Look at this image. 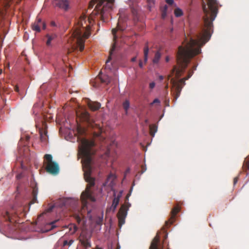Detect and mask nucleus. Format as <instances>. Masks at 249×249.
I'll use <instances>...</instances> for the list:
<instances>
[{
	"mask_svg": "<svg viewBox=\"0 0 249 249\" xmlns=\"http://www.w3.org/2000/svg\"><path fill=\"white\" fill-rule=\"evenodd\" d=\"M53 208V207H51L49 208L47 210V212H50L52 211V209Z\"/></svg>",
	"mask_w": 249,
	"mask_h": 249,
	"instance_id": "nucleus-41",
	"label": "nucleus"
},
{
	"mask_svg": "<svg viewBox=\"0 0 249 249\" xmlns=\"http://www.w3.org/2000/svg\"><path fill=\"white\" fill-rule=\"evenodd\" d=\"M108 210V208L107 207V212Z\"/></svg>",
	"mask_w": 249,
	"mask_h": 249,
	"instance_id": "nucleus-53",
	"label": "nucleus"
},
{
	"mask_svg": "<svg viewBox=\"0 0 249 249\" xmlns=\"http://www.w3.org/2000/svg\"><path fill=\"white\" fill-rule=\"evenodd\" d=\"M114 2V0H110V10L112 8L111 6V4H113Z\"/></svg>",
	"mask_w": 249,
	"mask_h": 249,
	"instance_id": "nucleus-36",
	"label": "nucleus"
},
{
	"mask_svg": "<svg viewBox=\"0 0 249 249\" xmlns=\"http://www.w3.org/2000/svg\"><path fill=\"white\" fill-rule=\"evenodd\" d=\"M77 222L80 223L81 221V218L79 215H77L75 217Z\"/></svg>",
	"mask_w": 249,
	"mask_h": 249,
	"instance_id": "nucleus-31",
	"label": "nucleus"
},
{
	"mask_svg": "<svg viewBox=\"0 0 249 249\" xmlns=\"http://www.w3.org/2000/svg\"><path fill=\"white\" fill-rule=\"evenodd\" d=\"M166 2L169 5H172L174 3V0H166Z\"/></svg>",
	"mask_w": 249,
	"mask_h": 249,
	"instance_id": "nucleus-32",
	"label": "nucleus"
},
{
	"mask_svg": "<svg viewBox=\"0 0 249 249\" xmlns=\"http://www.w3.org/2000/svg\"><path fill=\"white\" fill-rule=\"evenodd\" d=\"M116 249H120V247L118 246Z\"/></svg>",
	"mask_w": 249,
	"mask_h": 249,
	"instance_id": "nucleus-52",
	"label": "nucleus"
},
{
	"mask_svg": "<svg viewBox=\"0 0 249 249\" xmlns=\"http://www.w3.org/2000/svg\"><path fill=\"white\" fill-rule=\"evenodd\" d=\"M139 65L140 68H142L143 63L142 60H140Z\"/></svg>",
	"mask_w": 249,
	"mask_h": 249,
	"instance_id": "nucleus-37",
	"label": "nucleus"
},
{
	"mask_svg": "<svg viewBox=\"0 0 249 249\" xmlns=\"http://www.w3.org/2000/svg\"><path fill=\"white\" fill-rule=\"evenodd\" d=\"M94 145L93 142L83 139L81 141L79 147V152L83 158L84 178L88 183L85 190L82 192L81 195V214L83 215L84 213H87L88 217L90 219L91 218L90 215L91 210L89 208V203L94 202L96 200L93 196V193L91 189V188L95 185V179L91 177L92 156L93 154L92 147Z\"/></svg>",
	"mask_w": 249,
	"mask_h": 249,
	"instance_id": "nucleus-3",
	"label": "nucleus"
},
{
	"mask_svg": "<svg viewBox=\"0 0 249 249\" xmlns=\"http://www.w3.org/2000/svg\"><path fill=\"white\" fill-rule=\"evenodd\" d=\"M117 142L115 141H113V140H111L110 139V144H109V145H110V151H111V150H112L113 149V146H117Z\"/></svg>",
	"mask_w": 249,
	"mask_h": 249,
	"instance_id": "nucleus-26",
	"label": "nucleus"
},
{
	"mask_svg": "<svg viewBox=\"0 0 249 249\" xmlns=\"http://www.w3.org/2000/svg\"><path fill=\"white\" fill-rule=\"evenodd\" d=\"M169 61V58L168 57H166V61L168 62Z\"/></svg>",
	"mask_w": 249,
	"mask_h": 249,
	"instance_id": "nucleus-45",
	"label": "nucleus"
},
{
	"mask_svg": "<svg viewBox=\"0 0 249 249\" xmlns=\"http://www.w3.org/2000/svg\"><path fill=\"white\" fill-rule=\"evenodd\" d=\"M128 206L123 204L121 206L118 213L117 217L119 221V226L121 227L125 222V218L126 216Z\"/></svg>",
	"mask_w": 249,
	"mask_h": 249,
	"instance_id": "nucleus-8",
	"label": "nucleus"
},
{
	"mask_svg": "<svg viewBox=\"0 0 249 249\" xmlns=\"http://www.w3.org/2000/svg\"><path fill=\"white\" fill-rule=\"evenodd\" d=\"M128 206H130V204L128 203Z\"/></svg>",
	"mask_w": 249,
	"mask_h": 249,
	"instance_id": "nucleus-55",
	"label": "nucleus"
},
{
	"mask_svg": "<svg viewBox=\"0 0 249 249\" xmlns=\"http://www.w3.org/2000/svg\"><path fill=\"white\" fill-rule=\"evenodd\" d=\"M149 52V48L147 44H146L144 48V61L146 63L148 59V54Z\"/></svg>",
	"mask_w": 249,
	"mask_h": 249,
	"instance_id": "nucleus-18",
	"label": "nucleus"
},
{
	"mask_svg": "<svg viewBox=\"0 0 249 249\" xmlns=\"http://www.w3.org/2000/svg\"><path fill=\"white\" fill-rule=\"evenodd\" d=\"M76 115L78 117L81 118V119L85 122L90 124V117L89 114L86 111H83L82 112H76Z\"/></svg>",
	"mask_w": 249,
	"mask_h": 249,
	"instance_id": "nucleus-13",
	"label": "nucleus"
},
{
	"mask_svg": "<svg viewBox=\"0 0 249 249\" xmlns=\"http://www.w3.org/2000/svg\"><path fill=\"white\" fill-rule=\"evenodd\" d=\"M46 36L48 38L47 42H46V45L47 46H50L51 45V41L53 39L55 38L57 36H56V34H52V35L47 34V35H46Z\"/></svg>",
	"mask_w": 249,
	"mask_h": 249,
	"instance_id": "nucleus-17",
	"label": "nucleus"
},
{
	"mask_svg": "<svg viewBox=\"0 0 249 249\" xmlns=\"http://www.w3.org/2000/svg\"><path fill=\"white\" fill-rule=\"evenodd\" d=\"M148 7L149 10H151V8L153 7L154 5V2L152 0H148Z\"/></svg>",
	"mask_w": 249,
	"mask_h": 249,
	"instance_id": "nucleus-27",
	"label": "nucleus"
},
{
	"mask_svg": "<svg viewBox=\"0 0 249 249\" xmlns=\"http://www.w3.org/2000/svg\"><path fill=\"white\" fill-rule=\"evenodd\" d=\"M167 9L168 6L166 5H165L162 8H161V17L162 18H164L166 17Z\"/></svg>",
	"mask_w": 249,
	"mask_h": 249,
	"instance_id": "nucleus-21",
	"label": "nucleus"
},
{
	"mask_svg": "<svg viewBox=\"0 0 249 249\" xmlns=\"http://www.w3.org/2000/svg\"><path fill=\"white\" fill-rule=\"evenodd\" d=\"M42 25L43 29H45L46 28V24L44 22H42L40 18H38L32 25V29L36 32H39L40 31V26Z\"/></svg>",
	"mask_w": 249,
	"mask_h": 249,
	"instance_id": "nucleus-11",
	"label": "nucleus"
},
{
	"mask_svg": "<svg viewBox=\"0 0 249 249\" xmlns=\"http://www.w3.org/2000/svg\"><path fill=\"white\" fill-rule=\"evenodd\" d=\"M53 4L55 7H57L65 11L69 8V1L67 0H53Z\"/></svg>",
	"mask_w": 249,
	"mask_h": 249,
	"instance_id": "nucleus-10",
	"label": "nucleus"
},
{
	"mask_svg": "<svg viewBox=\"0 0 249 249\" xmlns=\"http://www.w3.org/2000/svg\"><path fill=\"white\" fill-rule=\"evenodd\" d=\"M2 72V70H0V73Z\"/></svg>",
	"mask_w": 249,
	"mask_h": 249,
	"instance_id": "nucleus-54",
	"label": "nucleus"
},
{
	"mask_svg": "<svg viewBox=\"0 0 249 249\" xmlns=\"http://www.w3.org/2000/svg\"><path fill=\"white\" fill-rule=\"evenodd\" d=\"M112 182L110 183V190H111L113 192L114 199L112 201L111 207L113 208V211H114L119 203L120 199L122 196L123 191L122 190L120 191L119 192H117L112 188Z\"/></svg>",
	"mask_w": 249,
	"mask_h": 249,
	"instance_id": "nucleus-9",
	"label": "nucleus"
},
{
	"mask_svg": "<svg viewBox=\"0 0 249 249\" xmlns=\"http://www.w3.org/2000/svg\"><path fill=\"white\" fill-rule=\"evenodd\" d=\"M68 228L69 229L70 233L71 234L74 233L78 229V227L74 224H69L68 226Z\"/></svg>",
	"mask_w": 249,
	"mask_h": 249,
	"instance_id": "nucleus-16",
	"label": "nucleus"
},
{
	"mask_svg": "<svg viewBox=\"0 0 249 249\" xmlns=\"http://www.w3.org/2000/svg\"><path fill=\"white\" fill-rule=\"evenodd\" d=\"M160 57V54L159 52H156L155 54L154 58H153V62L154 63H157Z\"/></svg>",
	"mask_w": 249,
	"mask_h": 249,
	"instance_id": "nucleus-23",
	"label": "nucleus"
},
{
	"mask_svg": "<svg viewBox=\"0 0 249 249\" xmlns=\"http://www.w3.org/2000/svg\"><path fill=\"white\" fill-rule=\"evenodd\" d=\"M109 177H110V179H114V178H116V176H114L113 174H112L111 173H110Z\"/></svg>",
	"mask_w": 249,
	"mask_h": 249,
	"instance_id": "nucleus-35",
	"label": "nucleus"
},
{
	"mask_svg": "<svg viewBox=\"0 0 249 249\" xmlns=\"http://www.w3.org/2000/svg\"><path fill=\"white\" fill-rule=\"evenodd\" d=\"M96 135L97 137H99L100 135H101V133H100V134H96Z\"/></svg>",
	"mask_w": 249,
	"mask_h": 249,
	"instance_id": "nucleus-48",
	"label": "nucleus"
},
{
	"mask_svg": "<svg viewBox=\"0 0 249 249\" xmlns=\"http://www.w3.org/2000/svg\"><path fill=\"white\" fill-rule=\"evenodd\" d=\"M204 16L203 25L201 31L192 33L188 38L186 37L184 46H180L177 54L178 64H188L190 59L201 52V47L211 38L213 32V22L218 12L216 0H201Z\"/></svg>",
	"mask_w": 249,
	"mask_h": 249,
	"instance_id": "nucleus-1",
	"label": "nucleus"
},
{
	"mask_svg": "<svg viewBox=\"0 0 249 249\" xmlns=\"http://www.w3.org/2000/svg\"><path fill=\"white\" fill-rule=\"evenodd\" d=\"M107 181L106 182H105V184H104V186H106V185H107Z\"/></svg>",
	"mask_w": 249,
	"mask_h": 249,
	"instance_id": "nucleus-51",
	"label": "nucleus"
},
{
	"mask_svg": "<svg viewBox=\"0 0 249 249\" xmlns=\"http://www.w3.org/2000/svg\"><path fill=\"white\" fill-rule=\"evenodd\" d=\"M155 86V83L153 82L149 84V88L151 89H153Z\"/></svg>",
	"mask_w": 249,
	"mask_h": 249,
	"instance_id": "nucleus-30",
	"label": "nucleus"
},
{
	"mask_svg": "<svg viewBox=\"0 0 249 249\" xmlns=\"http://www.w3.org/2000/svg\"><path fill=\"white\" fill-rule=\"evenodd\" d=\"M174 14L176 17H179L183 15V12L180 9L178 8L175 9Z\"/></svg>",
	"mask_w": 249,
	"mask_h": 249,
	"instance_id": "nucleus-22",
	"label": "nucleus"
},
{
	"mask_svg": "<svg viewBox=\"0 0 249 249\" xmlns=\"http://www.w3.org/2000/svg\"><path fill=\"white\" fill-rule=\"evenodd\" d=\"M130 193L128 194L127 195V196H126V198H125V201H127V200H128V197H129V196H130Z\"/></svg>",
	"mask_w": 249,
	"mask_h": 249,
	"instance_id": "nucleus-44",
	"label": "nucleus"
},
{
	"mask_svg": "<svg viewBox=\"0 0 249 249\" xmlns=\"http://www.w3.org/2000/svg\"><path fill=\"white\" fill-rule=\"evenodd\" d=\"M179 211L180 208L178 206H176L172 209L171 212V216L170 219L166 222V225H171L173 223L175 219V216Z\"/></svg>",
	"mask_w": 249,
	"mask_h": 249,
	"instance_id": "nucleus-12",
	"label": "nucleus"
},
{
	"mask_svg": "<svg viewBox=\"0 0 249 249\" xmlns=\"http://www.w3.org/2000/svg\"><path fill=\"white\" fill-rule=\"evenodd\" d=\"M160 102L159 99L156 98L154 100V101L150 103V106H153L155 104H158L160 105Z\"/></svg>",
	"mask_w": 249,
	"mask_h": 249,
	"instance_id": "nucleus-28",
	"label": "nucleus"
},
{
	"mask_svg": "<svg viewBox=\"0 0 249 249\" xmlns=\"http://www.w3.org/2000/svg\"><path fill=\"white\" fill-rule=\"evenodd\" d=\"M238 177H236L234 178V179H233V185H235L236 184V183L238 181Z\"/></svg>",
	"mask_w": 249,
	"mask_h": 249,
	"instance_id": "nucleus-33",
	"label": "nucleus"
},
{
	"mask_svg": "<svg viewBox=\"0 0 249 249\" xmlns=\"http://www.w3.org/2000/svg\"><path fill=\"white\" fill-rule=\"evenodd\" d=\"M114 49H115V47H114V45L113 46L112 48L111 49H110V53H109V54H110V60H111V53H112V52L114 50Z\"/></svg>",
	"mask_w": 249,
	"mask_h": 249,
	"instance_id": "nucleus-34",
	"label": "nucleus"
},
{
	"mask_svg": "<svg viewBox=\"0 0 249 249\" xmlns=\"http://www.w3.org/2000/svg\"><path fill=\"white\" fill-rule=\"evenodd\" d=\"M61 240H63L62 245L63 247H65L66 246H70L74 242L73 240H72V239H70L69 240H67L66 239H61L60 240V241Z\"/></svg>",
	"mask_w": 249,
	"mask_h": 249,
	"instance_id": "nucleus-20",
	"label": "nucleus"
},
{
	"mask_svg": "<svg viewBox=\"0 0 249 249\" xmlns=\"http://www.w3.org/2000/svg\"><path fill=\"white\" fill-rule=\"evenodd\" d=\"M153 126H151V125H150V129L151 132L152 131V129H153Z\"/></svg>",
	"mask_w": 249,
	"mask_h": 249,
	"instance_id": "nucleus-46",
	"label": "nucleus"
},
{
	"mask_svg": "<svg viewBox=\"0 0 249 249\" xmlns=\"http://www.w3.org/2000/svg\"><path fill=\"white\" fill-rule=\"evenodd\" d=\"M193 74V70H189L187 76L178 81H176L174 78L171 79L170 82L173 87V95L175 100H177L180 96L182 89L185 85V81L190 78Z\"/></svg>",
	"mask_w": 249,
	"mask_h": 249,
	"instance_id": "nucleus-4",
	"label": "nucleus"
},
{
	"mask_svg": "<svg viewBox=\"0 0 249 249\" xmlns=\"http://www.w3.org/2000/svg\"><path fill=\"white\" fill-rule=\"evenodd\" d=\"M44 158L46 164V171L52 175L57 174L59 171V166L56 162L52 160V156L50 154H46Z\"/></svg>",
	"mask_w": 249,
	"mask_h": 249,
	"instance_id": "nucleus-6",
	"label": "nucleus"
},
{
	"mask_svg": "<svg viewBox=\"0 0 249 249\" xmlns=\"http://www.w3.org/2000/svg\"><path fill=\"white\" fill-rule=\"evenodd\" d=\"M26 139V141H28L29 140L30 137L29 136H27Z\"/></svg>",
	"mask_w": 249,
	"mask_h": 249,
	"instance_id": "nucleus-47",
	"label": "nucleus"
},
{
	"mask_svg": "<svg viewBox=\"0 0 249 249\" xmlns=\"http://www.w3.org/2000/svg\"><path fill=\"white\" fill-rule=\"evenodd\" d=\"M168 88V83H167L166 86H165V88L166 89H167Z\"/></svg>",
	"mask_w": 249,
	"mask_h": 249,
	"instance_id": "nucleus-49",
	"label": "nucleus"
},
{
	"mask_svg": "<svg viewBox=\"0 0 249 249\" xmlns=\"http://www.w3.org/2000/svg\"><path fill=\"white\" fill-rule=\"evenodd\" d=\"M23 211L24 209L21 207L17 208L16 206H14L11 212L5 213L4 217L5 220L11 223H16L18 220L19 215L22 214Z\"/></svg>",
	"mask_w": 249,
	"mask_h": 249,
	"instance_id": "nucleus-7",
	"label": "nucleus"
},
{
	"mask_svg": "<svg viewBox=\"0 0 249 249\" xmlns=\"http://www.w3.org/2000/svg\"><path fill=\"white\" fill-rule=\"evenodd\" d=\"M103 217H100V216H98L96 218V219H95V222L96 223V224L97 225H101L102 224V222H103Z\"/></svg>",
	"mask_w": 249,
	"mask_h": 249,
	"instance_id": "nucleus-25",
	"label": "nucleus"
},
{
	"mask_svg": "<svg viewBox=\"0 0 249 249\" xmlns=\"http://www.w3.org/2000/svg\"><path fill=\"white\" fill-rule=\"evenodd\" d=\"M37 189L35 187L33 188L32 191V196L33 198L31 202H30V204H32L35 203L37 201Z\"/></svg>",
	"mask_w": 249,
	"mask_h": 249,
	"instance_id": "nucleus-15",
	"label": "nucleus"
},
{
	"mask_svg": "<svg viewBox=\"0 0 249 249\" xmlns=\"http://www.w3.org/2000/svg\"><path fill=\"white\" fill-rule=\"evenodd\" d=\"M132 12L133 13V15H136L137 14V11H136V10L133 9L132 10Z\"/></svg>",
	"mask_w": 249,
	"mask_h": 249,
	"instance_id": "nucleus-40",
	"label": "nucleus"
},
{
	"mask_svg": "<svg viewBox=\"0 0 249 249\" xmlns=\"http://www.w3.org/2000/svg\"><path fill=\"white\" fill-rule=\"evenodd\" d=\"M117 31V30H116V29H113L111 30L112 34L113 36L114 39H115L117 37V36L116 35Z\"/></svg>",
	"mask_w": 249,
	"mask_h": 249,
	"instance_id": "nucleus-29",
	"label": "nucleus"
},
{
	"mask_svg": "<svg viewBox=\"0 0 249 249\" xmlns=\"http://www.w3.org/2000/svg\"><path fill=\"white\" fill-rule=\"evenodd\" d=\"M108 62L109 56L106 60L105 68L101 71L97 77L91 81L90 83L93 87L95 88H105V86H107L109 83V77L108 74L106 73V70Z\"/></svg>",
	"mask_w": 249,
	"mask_h": 249,
	"instance_id": "nucleus-5",
	"label": "nucleus"
},
{
	"mask_svg": "<svg viewBox=\"0 0 249 249\" xmlns=\"http://www.w3.org/2000/svg\"><path fill=\"white\" fill-rule=\"evenodd\" d=\"M131 60L132 62L136 61V57H134L132 58Z\"/></svg>",
	"mask_w": 249,
	"mask_h": 249,
	"instance_id": "nucleus-43",
	"label": "nucleus"
},
{
	"mask_svg": "<svg viewBox=\"0 0 249 249\" xmlns=\"http://www.w3.org/2000/svg\"><path fill=\"white\" fill-rule=\"evenodd\" d=\"M56 222V221H53V222L51 223V225H52V228L53 229L54 228L55 226L54 225V224Z\"/></svg>",
	"mask_w": 249,
	"mask_h": 249,
	"instance_id": "nucleus-38",
	"label": "nucleus"
},
{
	"mask_svg": "<svg viewBox=\"0 0 249 249\" xmlns=\"http://www.w3.org/2000/svg\"><path fill=\"white\" fill-rule=\"evenodd\" d=\"M163 78H164V77H163V76H162V75H160V76H159V79H160V81H162V80L163 79Z\"/></svg>",
	"mask_w": 249,
	"mask_h": 249,
	"instance_id": "nucleus-42",
	"label": "nucleus"
},
{
	"mask_svg": "<svg viewBox=\"0 0 249 249\" xmlns=\"http://www.w3.org/2000/svg\"><path fill=\"white\" fill-rule=\"evenodd\" d=\"M87 105L93 111L98 110L101 107V105L99 103L93 102L89 100H88L87 101Z\"/></svg>",
	"mask_w": 249,
	"mask_h": 249,
	"instance_id": "nucleus-14",
	"label": "nucleus"
},
{
	"mask_svg": "<svg viewBox=\"0 0 249 249\" xmlns=\"http://www.w3.org/2000/svg\"><path fill=\"white\" fill-rule=\"evenodd\" d=\"M97 249H101V248H97Z\"/></svg>",
	"mask_w": 249,
	"mask_h": 249,
	"instance_id": "nucleus-56",
	"label": "nucleus"
},
{
	"mask_svg": "<svg viewBox=\"0 0 249 249\" xmlns=\"http://www.w3.org/2000/svg\"><path fill=\"white\" fill-rule=\"evenodd\" d=\"M130 103L128 100H126L123 104V107L125 111V114H127V111L129 108Z\"/></svg>",
	"mask_w": 249,
	"mask_h": 249,
	"instance_id": "nucleus-19",
	"label": "nucleus"
},
{
	"mask_svg": "<svg viewBox=\"0 0 249 249\" xmlns=\"http://www.w3.org/2000/svg\"><path fill=\"white\" fill-rule=\"evenodd\" d=\"M96 4L94 10L86 20V15H82L77 21L72 34L74 42L72 45L73 50L78 48L80 52L84 50L85 41L90 35V25L96 17L104 22L107 21L109 15V0H91L89 4L88 11L91 9Z\"/></svg>",
	"mask_w": 249,
	"mask_h": 249,
	"instance_id": "nucleus-2",
	"label": "nucleus"
},
{
	"mask_svg": "<svg viewBox=\"0 0 249 249\" xmlns=\"http://www.w3.org/2000/svg\"><path fill=\"white\" fill-rule=\"evenodd\" d=\"M51 25L52 26H56V24H55V23L54 21H52L51 22Z\"/></svg>",
	"mask_w": 249,
	"mask_h": 249,
	"instance_id": "nucleus-39",
	"label": "nucleus"
},
{
	"mask_svg": "<svg viewBox=\"0 0 249 249\" xmlns=\"http://www.w3.org/2000/svg\"><path fill=\"white\" fill-rule=\"evenodd\" d=\"M109 179V175H108L107 177V181Z\"/></svg>",
	"mask_w": 249,
	"mask_h": 249,
	"instance_id": "nucleus-50",
	"label": "nucleus"
},
{
	"mask_svg": "<svg viewBox=\"0 0 249 249\" xmlns=\"http://www.w3.org/2000/svg\"><path fill=\"white\" fill-rule=\"evenodd\" d=\"M40 139L41 141H47V131H44V133L40 132Z\"/></svg>",
	"mask_w": 249,
	"mask_h": 249,
	"instance_id": "nucleus-24",
	"label": "nucleus"
}]
</instances>
